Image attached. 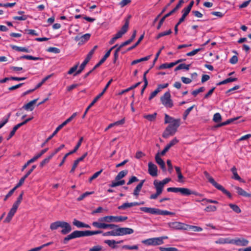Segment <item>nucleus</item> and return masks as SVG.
Returning a JSON list of instances; mask_svg holds the SVG:
<instances>
[{"label":"nucleus","instance_id":"dca6fc26","mask_svg":"<svg viewBox=\"0 0 251 251\" xmlns=\"http://www.w3.org/2000/svg\"><path fill=\"white\" fill-rule=\"evenodd\" d=\"M145 179L141 180L140 183L135 188V189L133 191V195L136 198L138 197V196L139 195V193L142 189V188L143 186V184H144V183L145 182Z\"/></svg>","mask_w":251,"mask_h":251},{"label":"nucleus","instance_id":"e433bc0d","mask_svg":"<svg viewBox=\"0 0 251 251\" xmlns=\"http://www.w3.org/2000/svg\"><path fill=\"white\" fill-rule=\"evenodd\" d=\"M23 195H24V192L23 191L19 195V197L17 198V201L13 204V205H12L13 206H14L15 208L18 209V206H19L20 204L21 203V202L23 200Z\"/></svg>","mask_w":251,"mask_h":251},{"label":"nucleus","instance_id":"0e129e2a","mask_svg":"<svg viewBox=\"0 0 251 251\" xmlns=\"http://www.w3.org/2000/svg\"><path fill=\"white\" fill-rule=\"evenodd\" d=\"M102 171V170H100V171L96 172L92 176H91L89 179V181L90 182H91L92 181L95 179H96L97 177H98V176L101 173Z\"/></svg>","mask_w":251,"mask_h":251},{"label":"nucleus","instance_id":"f8f14e48","mask_svg":"<svg viewBox=\"0 0 251 251\" xmlns=\"http://www.w3.org/2000/svg\"><path fill=\"white\" fill-rule=\"evenodd\" d=\"M148 172L152 176H157V167L151 162L148 164Z\"/></svg>","mask_w":251,"mask_h":251},{"label":"nucleus","instance_id":"20e7f679","mask_svg":"<svg viewBox=\"0 0 251 251\" xmlns=\"http://www.w3.org/2000/svg\"><path fill=\"white\" fill-rule=\"evenodd\" d=\"M127 219V217L126 216H106L101 217L99 219L100 222H105L107 223H110L112 222H122Z\"/></svg>","mask_w":251,"mask_h":251},{"label":"nucleus","instance_id":"9b49d317","mask_svg":"<svg viewBox=\"0 0 251 251\" xmlns=\"http://www.w3.org/2000/svg\"><path fill=\"white\" fill-rule=\"evenodd\" d=\"M168 225L169 227L175 229H187L186 226H188L187 225L178 222L169 223Z\"/></svg>","mask_w":251,"mask_h":251},{"label":"nucleus","instance_id":"5fc2aeb1","mask_svg":"<svg viewBox=\"0 0 251 251\" xmlns=\"http://www.w3.org/2000/svg\"><path fill=\"white\" fill-rule=\"evenodd\" d=\"M213 120L215 123H219L222 120V117L219 113H216L214 115Z\"/></svg>","mask_w":251,"mask_h":251},{"label":"nucleus","instance_id":"4468645a","mask_svg":"<svg viewBox=\"0 0 251 251\" xmlns=\"http://www.w3.org/2000/svg\"><path fill=\"white\" fill-rule=\"evenodd\" d=\"M231 244H233L237 246H246L249 244V241L245 239H231Z\"/></svg>","mask_w":251,"mask_h":251},{"label":"nucleus","instance_id":"c85d7f7f","mask_svg":"<svg viewBox=\"0 0 251 251\" xmlns=\"http://www.w3.org/2000/svg\"><path fill=\"white\" fill-rule=\"evenodd\" d=\"M217 189L221 191L224 194L226 195L229 199H231L232 195L231 193L226 190L224 187L220 184H218V185L216 187Z\"/></svg>","mask_w":251,"mask_h":251},{"label":"nucleus","instance_id":"c03bdc74","mask_svg":"<svg viewBox=\"0 0 251 251\" xmlns=\"http://www.w3.org/2000/svg\"><path fill=\"white\" fill-rule=\"evenodd\" d=\"M151 56V55H150L146 57L140 58L139 59L134 60L131 62V65H134L142 61H147L150 58Z\"/></svg>","mask_w":251,"mask_h":251},{"label":"nucleus","instance_id":"423d86ee","mask_svg":"<svg viewBox=\"0 0 251 251\" xmlns=\"http://www.w3.org/2000/svg\"><path fill=\"white\" fill-rule=\"evenodd\" d=\"M171 94L170 93L168 92H166L163 96L161 97L160 100L162 103L164 105L166 108H172L174 106V103L172 100L171 99Z\"/></svg>","mask_w":251,"mask_h":251},{"label":"nucleus","instance_id":"774afa93","mask_svg":"<svg viewBox=\"0 0 251 251\" xmlns=\"http://www.w3.org/2000/svg\"><path fill=\"white\" fill-rule=\"evenodd\" d=\"M102 247L101 246L97 245L90 248L89 251H101Z\"/></svg>","mask_w":251,"mask_h":251},{"label":"nucleus","instance_id":"0eeeda50","mask_svg":"<svg viewBox=\"0 0 251 251\" xmlns=\"http://www.w3.org/2000/svg\"><path fill=\"white\" fill-rule=\"evenodd\" d=\"M142 243L148 246H156L162 244L163 241H162V239L160 237L147 239L142 241Z\"/></svg>","mask_w":251,"mask_h":251},{"label":"nucleus","instance_id":"338daca9","mask_svg":"<svg viewBox=\"0 0 251 251\" xmlns=\"http://www.w3.org/2000/svg\"><path fill=\"white\" fill-rule=\"evenodd\" d=\"M101 97V96L100 95V94H99L97 96H96L94 98V99L93 100V101L91 102V103L89 105V106L87 108H88V109H90L100 98Z\"/></svg>","mask_w":251,"mask_h":251},{"label":"nucleus","instance_id":"a19ab883","mask_svg":"<svg viewBox=\"0 0 251 251\" xmlns=\"http://www.w3.org/2000/svg\"><path fill=\"white\" fill-rule=\"evenodd\" d=\"M76 238L75 231H73L70 234L67 235L65 237L63 240V243L64 244H66L68 243V241L71 239Z\"/></svg>","mask_w":251,"mask_h":251},{"label":"nucleus","instance_id":"bf43d9fd","mask_svg":"<svg viewBox=\"0 0 251 251\" xmlns=\"http://www.w3.org/2000/svg\"><path fill=\"white\" fill-rule=\"evenodd\" d=\"M47 51L54 53H59L60 52V49L55 47H50L47 50Z\"/></svg>","mask_w":251,"mask_h":251},{"label":"nucleus","instance_id":"603ef678","mask_svg":"<svg viewBox=\"0 0 251 251\" xmlns=\"http://www.w3.org/2000/svg\"><path fill=\"white\" fill-rule=\"evenodd\" d=\"M98 220V222H93L92 225L96 228L103 229L104 223Z\"/></svg>","mask_w":251,"mask_h":251},{"label":"nucleus","instance_id":"7c9ffc66","mask_svg":"<svg viewBox=\"0 0 251 251\" xmlns=\"http://www.w3.org/2000/svg\"><path fill=\"white\" fill-rule=\"evenodd\" d=\"M177 119H175L174 118L169 116L167 114H165V120L164 123L165 124H173L177 120Z\"/></svg>","mask_w":251,"mask_h":251},{"label":"nucleus","instance_id":"79ce46f5","mask_svg":"<svg viewBox=\"0 0 251 251\" xmlns=\"http://www.w3.org/2000/svg\"><path fill=\"white\" fill-rule=\"evenodd\" d=\"M157 113L156 112L152 114H148L144 115V118L150 122L154 121L156 119Z\"/></svg>","mask_w":251,"mask_h":251},{"label":"nucleus","instance_id":"5701e85b","mask_svg":"<svg viewBox=\"0 0 251 251\" xmlns=\"http://www.w3.org/2000/svg\"><path fill=\"white\" fill-rule=\"evenodd\" d=\"M153 185L156 189V191L162 194L164 188V186L162 185V183H161V182L158 180H155L153 181Z\"/></svg>","mask_w":251,"mask_h":251},{"label":"nucleus","instance_id":"412c9836","mask_svg":"<svg viewBox=\"0 0 251 251\" xmlns=\"http://www.w3.org/2000/svg\"><path fill=\"white\" fill-rule=\"evenodd\" d=\"M110 52L107 51L104 55L102 57V58L100 60V61L93 67V70L96 69L102 64H103L105 61L106 59L110 56Z\"/></svg>","mask_w":251,"mask_h":251},{"label":"nucleus","instance_id":"4be33fe9","mask_svg":"<svg viewBox=\"0 0 251 251\" xmlns=\"http://www.w3.org/2000/svg\"><path fill=\"white\" fill-rule=\"evenodd\" d=\"M73 224L77 227L90 228V226L89 225L83 223L76 219L74 220Z\"/></svg>","mask_w":251,"mask_h":251},{"label":"nucleus","instance_id":"e2e57ef3","mask_svg":"<svg viewBox=\"0 0 251 251\" xmlns=\"http://www.w3.org/2000/svg\"><path fill=\"white\" fill-rule=\"evenodd\" d=\"M51 159V158L49 156H48L47 157H46V158H45L43 160H42L40 162V167L41 168H43L44 166V165H45L46 164H48L50 160Z\"/></svg>","mask_w":251,"mask_h":251},{"label":"nucleus","instance_id":"c756f323","mask_svg":"<svg viewBox=\"0 0 251 251\" xmlns=\"http://www.w3.org/2000/svg\"><path fill=\"white\" fill-rule=\"evenodd\" d=\"M74 231L75 233L76 238H79V237H84V236H89L88 230H85V231L75 230Z\"/></svg>","mask_w":251,"mask_h":251},{"label":"nucleus","instance_id":"ea45409f","mask_svg":"<svg viewBox=\"0 0 251 251\" xmlns=\"http://www.w3.org/2000/svg\"><path fill=\"white\" fill-rule=\"evenodd\" d=\"M76 238L75 231H73L70 234L67 235L65 237L63 240V243L64 244H66L68 243V241L71 239Z\"/></svg>","mask_w":251,"mask_h":251},{"label":"nucleus","instance_id":"6e6d98bb","mask_svg":"<svg viewBox=\"0 0 251 251\" xmlns=\"http://www.w3.org/2000/svg\"><path fill=\"white\" fill-rule=\"evenodd\" d=\"M204 90H205V88L204 87H201L199 88V89L193 91L192 92V94L194 97H196L199 93L203 92V91H204Z\"/></svg>","mask_w":251,"mask_h":251},{"label":"nucleus","instance_id":"a878e982","mask_svg":"<svg viewBox=\"0 0 251 251\" xmlns=\"http://www.w3.org/2000/svg\"><path fill=\"white\" fill-rule=\"evenodd\" d=\"M176 0H170L169 3L167 4V5L162 9L161 13L158 15L156 18L154 19L153 21V25L155 24V23L158 21L159 18L161 16V15L166 10L168 7H169L172 3H173Z\"/></svg>","mask_w":251,"mask_h":251},{"label":"nucleus","instance_id":"393cba45","mask_svg":"<svg viewBox=\"0 0 251 251\" xmlns=\"http://www.w3.org/2000/svg\"><path fill=\"white\" fill-rule=\"evenodd\" d=\"M235 189L237 190V193L239 195L245 197H250L251 196V194L248 193L242 188L238 186H235Z\"/></svg>","mask_w":251,"mask_h":251},{"label":"nucleus","instance_id":"09e8293b","mask_svg":"<svg viewBox=\"0 0 251 251\" xmlns=\"http://www.w3.org/2000/svg\"><path fill=\"white\" fill-rule=\"evenodd\" d=\"M229 207L236 213H240L241 212V210L240 207L235 204L229 203Z\"/></svg>","mask_w":251,"mask_h":251},{"label":"nucleus","instance_id":"680f3d73","mask_svg":"<svg viewBox=\"0 0 251 251\" xmlns=\"http://www.w3.org/2000/svg\"><path fill=\"white\" fill-rule=\"evenodd\" d=\"M159 250L160 251H178L177 249L174 247H160Z\"/></svg>","mask_w":251,"mask_h":251},{"label":"nucleus","instance_id":"cd10ccee","mask_svg":"<svg viewBox=\"0 0 251 251\" xmlns=\"http://www.w3.org/2000/svg\"><path fill=\"white\" fill-rule=\"evenodd\" d=\"M61 129L58 126L54 132L52 133L51 135H50L46 140V141L41 145V147H43L45 146L46 144H47L50 140H51L53 136H54Z\"/></svg>","mask_w":251,"mask_h":251},{"label":"nucleus","instance_id":"f704fd0d","mask_svg":"<svg viewBox=\"0 0 251 251\" xmlns=\"http://www.w3.org/2000/svg\"><path fill=\"white\" fill-rule=\"evenodd\" d=\"M26 59L28 60H42V58L41 57H34L31 55H24L23 56H21L20 57L19 59Z\"/></svg>","mask_w":251,"mask_h":251},{"label":"nucleus","instance_id":"4d7b16f0","mask_svg":"<svg viewBox=\"0 0 251 251\" xmlns=\"http://www.w3.org/2000/svg\"><path fill=\"white\" fill-rule=\"evenodd\" d=\"M156 162L160 166L161 164L164 163V161L160 157L159 152H158L155 156Z\"/></svg>","mask_w":251,"mask_h":251},{"label":"nucleus","instance_id":"f03ea898","mask_svg":"<svg viewBox=\"0 0 251 251\" xmlns=\"http://www.w3.org/2000/svg\"><path fill=\"white\" fill-rule=\"evenodd\" d=\"M180 119H178L174 123L169 124L163 133L162 137L168 138L170 136H173L177 131V128L180 126Z\"/></svg>","mask_w":251,"mask_h":251},{"label":"nucleus","instance_id":"7ed1b4c3","mask_svg":"<svg viewBox=\"0 0 251 251\" xmlns=\"http://www.w3.org/2000/svg\"><path fill=\"white\" fill-rule=\"evenodd\" d=\"M184 0H180L178 3L176 4V7L173 9L171 11H170L167 14H165L159 21V23L157 26V29L159 30L160 29L163 23H164L165 20L166 18H168V17L170 16L172 14H173L174 13H175L177 10H178L182 6L183 3H184Z\"/></svg>","mask_w":251,"mask_h":251},{"label":"nucleus","instance_id":"49530a36","mask_svg":"<svg viewBox=\"0 0 251 251\" xmlns=\"http://www.w3.org/2000/svg\"><path fill=\"white\" fill-rule=\"evenodd\" d=\"M144 37V33L142 35H141V36L140 37V38H139L138 41L136 42V44H134L133 46H131L130 47L128 48L127 49V51H130V50L134 49V48H135L140 43V42L142 41Z\"/></svg>","mask_w":251,"mask_h":251},{"label":"nucleus","instance_id":"8fccbe9b","mask_svg":"<svg viewBox=\"0 0 251 251\" xmlns=\"http://www.w3.org/2000/svg\"><path fill=\"white\" fill-rule=\"evenodd\" d=\"M118 227V225H115L113 224H103V229L110 228L114 230V229Z\"/></svg>","mask_w":251,"mask_h":251},{"label":"nucleus","instance_id":"473e14b6","mask_svg":"<svg viewBox=\"0 0 251 251\" xmlns=\"http://www.w3.org/2000/svg\"><path fill=\"white\" fill-rule=\"evenodd\" d=\"M190 195H194L195 196H200V197H202L203 196L202 194L199 193L195 191H192L188 188H186L185 196H188Z\"/></svg>","mask_w":251,"mask_h":251},{"label":"nucleus","instance_id":"6ab92c4d","mask_svg":"<svg viewBox=\"0 0 251 251\" xmlns=\"http://www.w3.org/2000/svg\"><path fill=\"white\" fill-rule=\"evenodd\" d=\"M38 99L33 100L23 106V108L26 110L32 111L34 108V105L36 103Z\"/></svg>","mask_w":251,"mask_h":251},{"label":"nucleus","instance_id":"1a4fd4ad","mask_svg":"<svg viewBox=\"0 0 251 251\" xmlns=\"http://www.w3.org/2000/svg\"><path fill=\"white\" fill-rule=\"evenodd\" d=\"M83 140V137H80L79 140V141H78L77 144L76 145V146L74 148V150L71 151H70V152L67 153L64 155V156L63 157V158L62 159V161L59 164V167H61L64 164V163L65 162V161L66 160V158L69 155H71V154L75 153L78 150L79 148L80 147Z\"/></svg>","mask_w":251,"mask_h":251},{"label":"nucleus","instance_id":"864d4df0","mask_svg":"<svg viewBox=\"0 0 251 251\" xmlns=\"http://www.w3.org/2000/svg\"><path fill=\"white\" fill-rule=\"evenodd\" d=\"M94 193V191H92V192H86L83 193V194H82L81 195H80L78 198H77V200L78 201H81L85 197L88 196L90 195L93 194Z\"/></svg>","mask_w":251,"mask_h":251},{"label":"nucleus","instance_id":"9d476101","mask_svg":"<svg viewBox=\"0 0 251 251\" xmlns=\"http://www.w3.org/2000/svg\"><path fill=\"white\" fill-rule=\"evenodd\" d=\"M33 118V117H32L29 118L28 119H26L23 122L19 123V124H17V125H16L15 126H14L13 127L12 130L11 131L7 140H9L11 138H12L14 135L16 130L19 128V127H20L21 126L25 125L27 123H28V122L30 121L31 120H32Z\"/></svg>","mask_w":251,"mask_h":251},{"label":"nucleus","instance_id":"b1692460","mask_svg":"<svg viewBox=\"0 0 251 251\" xmlns=\"http://www.w3.org/2000/svg\"><path fill=\"white\" fill-rule=\"evenodd\" d=\"M203 174L204 176L208 179V181L211 183L215 188L219 184L215 181L214 178L210 176L209 174L207 172L204 171Z\"/></svg>","mask_w":251,"mask_h":251},{"label":"nucleus","instance_id":"f3484780","mask_svg":"<svg viewBox=\"0 0 251 251\" xmlns=\"http://www.w3.org/2000/svg\"><path fill=\"white\" fill-rule=\"evenodd\" d=\"M140 209L144 212L150 213L154 215H157L158 208L142 207L140 208Z\"/></svg>","mask_w":251,"mask_h":251},{"label":"nucleus","instance_id":"aec40b11","mask_svg":"<svg viewBox=\"0 0 251 251\" xmlns=\"http://www.w3.org/2000/svg\"><path fill=\"white\" fill-rule=\"evenodd\" d=\"M124 242L123 240H120L118 241H116L114 240H107L104 241V243L107 244L112 249H116L117 248V246L115 245L116 244H119L123 243Z\"/></svg>","mask_w":251,"mask_h":251},{"label":"nucleus","instance_id":"3c124183","mask_svg":"<svg viewBox=\"0 0 251 251\" xmlns=\"http://www.w3.org/2000/svg\"><path fill=\"white\" fill-rule=\"evenodd\" d=\"M142 82H138L137 83H136V84L132 85L131 86H130V87L127 88L126 89L123 91L122 92H121V94H123L124 93H126V92H127L136 87H137L138 86H139L141 84Z\"/></svg>","mask_w":251,"mask_h":251},{"label":"nucleus","instance_id":"13d9d810","mask_svg":"<svg viewBox=\"0 0 251 251\" xmlns=\"http://www.w3.org/2000/svg\"><path fill=\"white\" fill-rule=\"evenodd\" d=\"M103 236H116V229H114V230L107 231L104 233H102Z\"/></svg>","mask_w":251,"mask_h":251},{"label":"nucleus","instance_id":"39448f33","mask_svg":"<svg viewBox=\"0 0 251 251\" xmlns=\"http://www.w3.org/2000/svg\"><path fill=\"white\" fill-rule=\"evenodd\" d=\"M131 18V16L129 15L125 20V24L122 27L120 30H119L114 36L117 40L121 38L124 34H125L128 30L129 24V20Z\"/></svg>","mask_w":251,"mask_h":251},{"label":"nucleus","instance_id":"2f4dec72","mask_svg":"<svg viewBox=\"0 0 251 251\" xmlns=\"http://www.w3.org/2000/svg\"><path fill=\"white\" fill-rule=\"evenodd\" d=\"M191 64H186L185 63L180 64L175 69V71H177L181 69H185L186 70H189Z\"/></svg>","mask_w":251,"mask_h":251},{"label":"nucleus","instance_id":"f257e3e1","mask_svg":"<svg viewBox=\"0 0 251 251\" xmlns=\"http://www.w3.org/2000/svg\"><path fill=\"white\" fill-rule=\"evenodd\" d=\"M58 227L63 228L61 231V233L63 235L69 233L72 230L70 224L65 221H58L50 225V229L52 230H56Z\"/></svg>","mask_w":251,"mask_h":251},{"label":"nucleus","instance_id":"de8ad7c7","mask_svg":"<svg viewBox=\"0 0 251 251\" xmlns=\"http://www.w3.org/2000/svg\"><path fill=\"white\" fill-rule=\"evenodd\" d=\"M174 66H175V63H174V62H171L170 63H164L160 65L158 69L161 70L167 68H171Z\"/></svg>","mask_w":251,"mask_h":251},{"label":"nucleus","instance_id":"a211bd4d","mask_svg":"<svg viewBox=\"0 0 251 251\" xmlns=\"http://www.w3.org/2000/svg\"><path fill=\"white\" fill-rule=\"evenodd\" d=\"M167 190L169 192H179L181 195L185 196L186 188L169 187L167 188Z\"/></svg>","mask_w":251,"mask_h":251},{"label":"nucleus","instance_id":"052dcab7","mask_svg":"<svg viewBox=\"0 0 251 251\" xmlns=\"http://www.w3.org/2000/svg\"><path fill=\"white\" fill-rule=\"evenodd\" d=\"M216 210L217 207L215 206L210 205L206 206L204 210L206 212H214L216 211Z\"/></svg>","mask_w":251,"mask_h":251},{"label":"nucleus","instance_id":"69168bd1","mask_svg":"<svg viewBox=\"0 0 251 251\" xmlns=\"http://www.w3.org/2000/svg\"><path fill=\"white\" fill-rule=\"evenodd\" d=\"M233 179H234L235 180H238L241 182L244 183L245 181L243 179L241 178V177L238 175L237 172V173H234L233 174V176L232 177Z\"/></svg>","mask_w":251,"mask_h":251},{"label":"nucleus","instance_id":"6e6552de","mask_svg":"<svg viewBox=\"0 0 251 251\" xmlns=\"http://www.w3.org/2000/svg\"><path fill=\"white\" fill-rule=\"evenodd\" d=\"M115 229L116 236L131 234L134 232V230L129 227H120L118 226Z\"/></svg>","mask_w":251,"mask_h":251},{"label":"nucleus","instance_id":"ddd939ff","mask_svg":"<svg viewBox=\"0 0 251 251\" xmlns=\"http://www.w3.org/2000/svg\"><path fill=\"white\" fill-rule=\"evenodd\" d=\"M144 204V201H142L140 202H130V203L125 202V203H123L122 205L118 206V209L124 210V209H126V208H127L129 207H131L136 206V205H142V204Z\"/></svg>","mask_w":251,"mask_h":251},{"label":"nucleus","instance_id":"72a5a7b5","mask_svg":"<svg viewBox=\"0 0 251 251\" xmlns=\"http://www.w3.org/2000/svg\"><path fill=\"white\" fill-rule=\"evenodd\" d=\"M37 155H35L33 158L27 161V162L24 164L22 168V171H23L26 167L31 163H33L38 159Z\"/></svg>","mask_w":251,"mask_h":251},{"label":"nucleus","instance_id":"2eb2a0df","mask_svg":"<svg viewBox=\"0 0 251 251\" xmlns=\"http://www.w3.org/2000/svg\"><path fill=\"white\" fill-rule=\"evenodd\" d=\"M17 210V208L12 206V208L10 209L6 218L5 219L3 222L5 223H9L11 221L12 217H13L15 213L16 212Z\"/></svg>","mask_w":251,"mask_h":251},{"label":"nucleus","instance_id":"c9c22d12","mask_svg":"<svg viewBox=\"0 0 251 251\" xmlns=\"http://www.w3.org/2000/svg\"><path fill=\"white\" fill-rule=\"evenodd\" d=\"M231 240L229 238H219L215 241L216 244H231Z\"/></svg>","mask_w":251,"mask_h":251},{"label":"nucleus","instance_id":"bb28decb","mask_svg":"<svg viewBox=\"0 0 251 251\" xmlns=\"http://www.w3.org/2000/svg\"><path fill=\"white\" fill-rule=\"evenodd\" d=\"M77 113H74L72 114V115L68 118L66 120H65L64 122H63L61 125L58 126L60 129H62L64 126H65L67 124L70 123L71 121L73 120V119L76 116Z\"/></svg>","mask_w":251,"mask_h":251},{"label":"nucleus","instance_id":"a18cd8bd","mask_svg":"<svg viewBox=\"0 0 251 251\" xmlns=\"http://www.w3.org/2000/svg\"><path fill=\"white\" fill-rule=\"evenodd\" d=\"M175 168L176 171V174L177 175L178 181L180 182H182V179L183 178V176L181 174L180 167H177V166H175Z\"/></svg>","mask_w":251,"mask_h":251},{"label":"nucleus","instance_id":"37998d69","mask_svg":"<svg viewBox=\"0 0 251 251\" xmlns=\"http://www.w3.org/2000/svg\"><path fill=\"white\" fill-rule=\"evenodd\" d=\"M182 15L181 17L179 19L178 21V24H181L182 22H183L186 17V16L188 15L189 13V12L186 11L184 9H183L182 11Z\"/></svg>","mask_w":251,"mask_h":251},{"label":"nucleus","instance_id":"4c0bfd02","mask_svg":"<svg viewBox=\"0 0 251 251\" xmlns=\"http://www.w3.org/2000/svg\"><path fill=\"white\" fill-rule=\"evenodd\" d=\"M127 170H123L120 172L115 177V180H119L124 177L127 174Z\"/></svg>","mask_w":251,"mask_h":251},{"label":"nucleus","instance_id":"58836bf2","mask_svg":"<svg viewBox=\"0 0 251 251\" xmlns=\"http://www.w3.org/2000/svg\"><path fill=\"white\" fill-rule=\"evenodd\" d=\"M90 37L91 34L89 33H86L83 35L80 36L81 40L80 42L78 43V44L80 45L81 44L86 42L90 39Z\"/></svg>","mask_w":251,"mask_h":251}]
</instances>
